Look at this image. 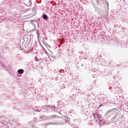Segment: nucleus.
<instances>
[{"mask_svg":"<svg viewBox=\"0 0 128 128\" xmlns=\"http://www.w3.org/2000/svg\"><path fill=\"white\" fill-rule=\"evenodd\" d=\"M18 72L20 74H22L24 73V71L22 69L18 70Z\"/></svg>","mask_w":128,"mask_h":128,"instance_id":"f257e3e1","label":"nucleus"},{"mask_svg":"<svg viewBox=\"0 0 128 128\" xmlns=\"http://www.w3.org/2000/svg\"><path fill=\"white\" fill-rule=\"evenodd\" d=\"M43 18H44V20L48 19V16L46 14H44L43 15Z\"/></svg>","mask_w":128,"mask_h":128,"instance_id":"f03ea898","label":"nucleus"},{"mask_svg":"<svg viewBox=\"0 0 128 128\" xmlns=\"http://www.w3.org/2000/svg\"><path fill=\"white\" fill-rule=\"evenodd\" d=\"M53 118H58V116H53Z\"/></svg>","mask_w":128,"mask_h":128,"instance_id":"7ed1b4c3","label":"nucleus"},{"mask_svg":"<svg viewBox=\"0 0 128 128\" xmlns=\"http://www.w3.org/2000/svg\"><path fill=\"white\" fill-rule=\"evenodd\" d=\"M117 110V109H116V108H114V109H112V110Z\"/></svg>","mask_w":128,"mask_h":128,"instance_id":"20e7f679","label":"nucleus"},{"mask_svg":"<svg viewBox=\"0 0 128 128\" xmlns=\"http://www.w3.org/2000/svg\"><path fill=\"white\" fill-rule=\"evenodd\" d=\"M94 117L95 118V114H94Z\"/></svg>","mask_w":128,"mask_h":128,"instance_id":"39448f33","label":"nucleus"},{"mask_svg":"<svg viewBox=\"0 0 128 128\" xmlns=\"http://www.w3.org/2000/svg\"><path fill=\"white\" fill-rule=\"evenodd\" d=\"M60 114H62V113H60Z\"/></svg>","mask_w":128,"mask_h":128,"instance_id":"423d86ee","label":"nucleus"}]
</instances>
